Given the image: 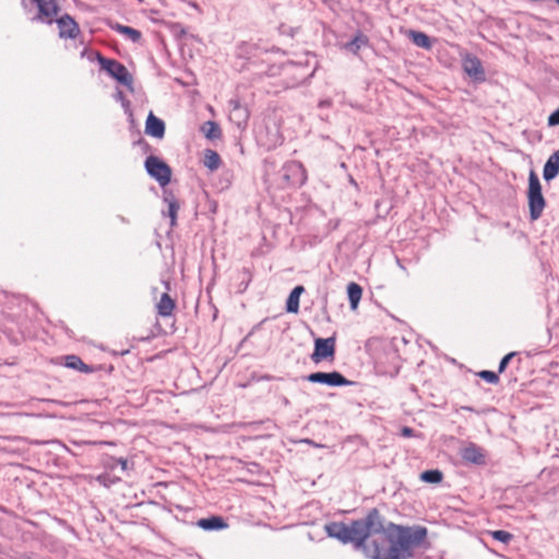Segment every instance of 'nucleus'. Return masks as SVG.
I'll return each instance as SVG.
<instances>
[{
    "label": "nucleus",
    "mask_w": 559,
    "mask_h": 559,
    "mask_svg": "<svg viewBox=\"0 0 559 559\" xmlns=\"http://www.w3.org/2000/svg\"><path fill=\"white\" fill-rule=\"evenodd\" d=\"M329 537L343 544H352L370 559H413L416 549L427 538L425 526H404L383 522L378 509H371L362 519L344 522H331L325 525Z\"/></svg>",
    "instance_id": "f257e3e1"
},
{
    "label": "nucleus",
    "mask_w": 559,
    "mask_h": 559,
    "mask_svg": "<svg viewBox=\"0 0 559 559\" xmlns=\"http://www.w3.org/2000/svg\"><path fill=\"white\" fill-rule=\"evenodd\" d=\"M255 139L258 144L267 151L282 144L281 121L274 112L264 116L262 122L255 129Z\"/></svg>",
    "instance_id": "f03ea898"
},
{
    "label": "nucleus",
    "mask_w": 559,
    "mask_h": 559,
    "mask_svg": "<svg viewBox=\"0 0 559 559\" xmlns=\"http://www.w3.org/2000/svg\"><path fill=\"white\" fill-rule=\"evenodd\" d=\"M527 202L530 219L535 222L542 217L546 207V200L542 192L539 178L534 170H531L528 176Z\"/></svg>",
    "instance_id": "7ed1b4c3"
},
{
    "label": "nucleus",
    "mask_w": 559,
    "mask_h": 559,
    "mask_svg": "<svg viewBox=\"0 0 559 559\" xmlns=\"http://www.w3.org/2000/svg\"><path fill=\"white\" fill-rule=\"evenodd\" d=\"M283 179L289 187H301L307 181V170L298 160H288L282 167Z\"/></svg>",
    "instance_id": "20e7f679"
},
{
    "label": "nucleus",
    "mask_w": 559,
    "mask_h": 559,
    "mask_svg": "<svg viewBox=\"0 0 559 559\" xmlns=\"http://www.w3.org/2000/svg\"><path fill=\"white\" fill-rule=\"evenodd\" d=\"M228 119L240 131L248 127L250 110L238 97L228 100Z\"/></svg>",
    "instance_id": "39448f33"
},
{
    "label": "nucleus",
    "mask_w": 559,
    "mask_h": 559,
    "mask_svg": "<svg viewBox=\"0 0 559 559\" xmlns=\"http://www.w3.org/2000/svg\"><path fill=\"white\" fill-rule=\"evenodd\" d=\"M145 168L151 177L158 181L162 187L167 186L171 180V168L156 156H148L145 160Z\"/></svg>",
    "instance_id": "423d86ee"
},
{
    "label": "nucleus",
    "mask_w": 559,
    "mask_h": 559,
    "mask_svg": "<svg viewBox=\"0 0 559 559\" xmlns=\"http://www.w3.org/2000/svg\"><path fill=\"white\" fill-rule=\"evenodd\" d=\"M102 69L106 70L112 78L123 85L132 84V76L128 69L117 60L98 57Z\"/></svg>",
    "instance_id": "0eeeda50"
},
{
    "label": "nucleus",
    "mask_w": 559,
    "mask_h": 559,
    "mask_svg": "<svg viewBox=\"0 0 559 559\" xmlns=\"http://www.w3.org/2000/svg\"><path fill=\"white\" fill-rule=\"evenodd\" d=\"M306 379L311 383H320L328 386H346L353 383L338 371L313 372L308 374Z\"/></svg>",
    "instance_id": "6e6552de"
},
{
    "label": "nucleus",
    "mask_w": 559,
    "mask_h": 559,
    "mask_svg": "<svg viewBox=\"0 0 559 559\" xmlns=\"http://www.w3.org/2000/svg\"><path fill=\"white\" fill-rule=\"evenodd\" d=\"M335 337L317 338L314 341V349L310 358L318 364L324 359H333L335 355Z\"/></svg>",
    "instance_id": "1a4fd4ad"
},
{
    "label": "nucleus",
    "mask_w": 559,
    "mask_h": 559,
    "mask_svg": "<svg viewBox=\"0 0 559 559\" xmlns=\"http://www.w3.org/2000/svg\"><path fill=\"white\" fill-rule=\"evenodd\" d=\"M462 67L464 72L472 78L474 81L483 82L485 81V71L481 64V61L478 57L466 53L462 58Z\"/></svg>",
    "instance_id": "9d476101"
},
{
    "label": "nucleus",
    "mask_w": 559,
    "mask_h": 559,
    "mask_svg": "<svg viewBox=\"0 0 559 559\" xmlns=\"http://www.w3.org/2000/svg\"><path fill=\"white\" fill-rule=\"evenodd\" d=\"M38 7L37 19L52 24L59 13V5L56 0H34Z\"/></svg>",
    "instance_id": "9b49d317"
},
{
    "label": "nucleus",
    "mask_w": 559,
    "mask_h": 559,
    "mask_svg": "<svg viewBox=\"0 0 559 559\" xmlns=\"http://www.w3.org/2000/svg\"><path fill=\"white\" fill-rule=\"evenodd\" d=\"M58 25L59 36L61 38H76L80 34L79 24L68 14L55 20Z\"/></svg>",
    "instance_id": "f8f14e48"
},
{
    "label": "nucleus",
    "mask_w": 559,
    "mask_h": 559,
    "mask_svg": "<svg viewBox=\"0 0 559 559\" xmlns=\"http://www.w3.org/2000/svg\"><path fill=\"white\" fill-rule=\"evenodd\" d=\"M461 457L465 463L475 465L486 464V452L475 443H469L461 451Z\"/></svg>",
    "instance_id": "ddd939ff"
},
{
    "label": "nucleus",
    "mask_w": 559,
    "mask_h": 559,
    "mask_svg": "<svg viewBox=\"0 0 559 559\" xmlns=\"http://www.w3.org/2000/svg\"><path fill=\"white\" fill-rule=\"evenodd\" d=\"M370 40L367 35H365L361 31H357L354 37L344 44L343 49L352 52L354 56H359L360 49L369 47Z\"/></svg>",
    "instance_id": "4468645a"
},
{
    "label": "nucleus",
    "mask_w": 559,
    "mask_h": 559,
    "mask_svg": "<svg viewBox=\"0 0 559 559\" xmlns=\"http://www.w3.org/2000/svg\"><path fill=\"white\" fill-rule=\"evenodd\" d=\"M145 133L156 139H162L165 133V123L153 112H150L145 122Z\"/></svg>",
    "instance_id": "2eb2a0df"
},
{
    "label": "nucleus",
    "mask_w": 559,
    "mask_h": 559,
    "mask_svg": "<svg viewBox=\"0 0 559 559\" xmlns=\"http://www.w3.org/2000/svg\"><path fill=\"white\" fill-rule=\"evenodd\" d=\"M559 175V148L547 159L543 169V177L546 181L555 179Z\"/></svg>",
    "instance_id": "dca6fc26"
},
{
    "label": "nucleus",
    "mask_w": 559,
    "mask_h": 559,
    "mask_svg": "<svg viewBox=\"0 0 559 559\" xmlns=\"http://www.w3.org/2000/svg\"><path fill=\"white\" fill-rule=\"evenodd\" d=\"M197 525L204 531H218L224 530L228 526L226 521L219 515H213L210 518L200 519Z\"/></svg>",
    "instance_id": "f3484780"
},
{
    "label": "nucleus",
    "mask_w": 559,
    "mask_h": 559,
    "mask_svg": "<svg viewBox=\"0 0 559 559\" xmlns=\"http://www.w3.org/2000/svg\"><path fill=\"white\" fill-rule=\"evenodd\" d=\"M201 132L207 140L214 141L222 138V129L215 121L209 120L201 126Z\"/></svg>",
    "instance_id": "a211bd4d"
},
{
    "label": "nucleus",
    "mask_w": 559,
    "mask_h": 559,
    "mask_svg": "<svg viewBox=\"0 0 559 559\" xmlns=\"http://www.w3.org/2000/svg\"><path fill=\"white\" fill-rule=\"evenodd\" d=\"M64 365L68 368L79 370L84 373H91L94 371V368L86 365L79 356L76 355H68L64 357Z\"/></svg>",
    "instance_id": "6ab92c4d"
},
{
    "label": "nucleus",
    "mask_w": 559,
    "mask_h": 559,
    "mask_svg": "<svg viewBox=\"0 0 559 559\" xmlns=\"http://www.w3.org/2000/svg\"><path fill=\"white\" fill-rule=\"evenodd\" d=\"M203 165L210 171H215L222 165V158H221L219 154L216 151L211 150V148H206L204 151Z\"/></svg>",
    "instance_id": "aec40b11"
},
{
    "label": "nucleus",
    "mask_w": 559,
    "mask_h": 559,
    "mask_svg": "<svg viewBox=\"0 0 559 559\" xmlns=\"http://www.w3.org/2000/svg\"><path fill=\"white\" fill-rule=\"evenodd\" d=\"M305 290L304 286H296L289 294L286 300V311L290 313H297L299 311V297Z\"/></svg>",
    "instance_id": "412c9836"
},
{
    "label": "nucleus",
    "mask_w": 559,
    "mask_h": 559,
    "mask_svg": "<svg viewBox=\"0 0 559 559\" xmlns=\"http://www.w3.org/2000/svg\"><path fill=\"white\" fill-rule=\"evenodd\" d=\"M408 38L417 46L424 49H431L432 43L429 36L419 31H409Z\"/></svg>",
    "instance_id": "4be33fe9"
},
{
    "label": "nucleus",
    "mask_w": 559,
    "mask_h": 559,
    "mask_svg": "<svg viewBox=\"0 0 559 559\" xmlns=\"http://www.w3.org/2000/svg\"><path fill=\"white\" fill-rule=\"evenodd\" d=\"M362 295V289L360 285L355 282H352L347 285V296L349 300V305L352 309H356Z\"/></svg>",
    "instance_id": "5701e85b"
},
{
    "label": "nucleus",
    "mask_w": 559,
    "mask_h": 559,
    "mask_svg": "<svg viewBox=\"0 0 559 559\" xmlns=\"http://www.w3.org/2000/svg\"><path fill=\"white\" fill-rule=\"evenodd\" d=\"M175 304L168 294H163L160 301L157 305L158 313L162 316H170Z\"/></svg>",
    "instance_id": "b1692460"
},
{
    "label": "nucleus",
    "mask_w": 559,
    "mask_h": 559,
    "mask_svg": "<svg viewBox=\"0 0 559 559\" xmlns=\"http://www.w3.org/2000/svg\"><path fill=\"white\" fill-rule=\"evenodd\" d=\"M115 29L117 32H119L120 34L124 35L126 37H128L130 40H132L133 43H138L142 35H141V32L135 29V28H132L130 26H126V25H120L118 24Z\"/></svg>",
    "instance_id": "393cba45"
},
{
    "label": "nucleus",
    "mask_w": 559,
    "mask_h": 559,
    "mask_svg": "<svg viewBox=\"0 0 559 559\" xmlns=\"http://www.w3.org/2000/svg\"><path fill=\"white\" fill-rule=\"evenodd\" d=\"M443 478V474L439 469H428L420 474V479L430 484H439Z\"/></svg>",
    "instance_id": "a878e982"
},
{
    "label": "nucleus",
    "mask_w": 559,
    "mask_h": 559,
    "mask_svg": "<svg viewBox=\"0 0 559 559\" xmlns=\"http://www.w3.org/2000/svg\"><path fill=\"white\" fill-rule=\"evenodd\" d=\"M477 376L479 378H481L483 380H485L486 382L491 383V384H498L500 381L498 373H496L495 371H490V370L479 371L477 373Z\"/></svg>",
    "instance_id": "bb28decb"
},
{
    "label": "nucleus",
    "mask_w": 559,
    "mask_h": 559,
    "mask_svg": "<svg viewBox=\"0 0 559 559\" xmlns=\"http://www.w3.org/2000/svg\"><path fill=\"white\" fill-rule=\"evenodd\" d=\"M491 536L496 540L501 542L503 544L510 543L511 539L513 538V535L511 533L503 531V530H498V531L491 532Z\"/></svg>",
    "instance_id": "cd10ccee"
},
{
    "label": "nucleus",
    "mask_w": 559,
    "mask_h": 559,
    "mask_svg": "<svg viewBox=\"0 0 559 559\" xmlns=\"http://www.w3.org/2000/svg\"><path fill=\"white\" fill-rule=\"evenodd\" d=\"M515 355H516V353H515V352H511V353L507 354V355H506V356L500 360V364H499V367H498V372H499V373H502V372L506 370V368H507V366H508L509 361H510V360H511Z\"/></svg>",
    "instance_id": "c85d7f7f"
},
{
    "label": "nucleus",
    "mask_w": 559,
    "mask_h": 559,
    "mask_svg": "<svg viewBox=\"0 0 559 559\" xmlns=\"http://www.w3.org/2000/svg\"><path fill=\"white\" fill-rule=\"evenodd\" d=\"M548 126H559V108L551 112L550 116L548 117Z\"/></svg>",
    "instance_id": "c756f323"
},
{
    "label": "nucleus",
    "mask_w": 559,
    "mask_h": 559,
    "mask_svg": "<svg viewBox=\"0 0 559 559\" xmlns=\"http://www.w3.org/2000/svg\"><path fill=\"white\" fill-rule=\"evenodd\" d=\"M168 202V216L170 218V224H175V202L173 200L165 199Z\"/></svg>",
    "instance_id": "7c9ffc66"
},
{
    "label": "nucleus",
    "mask_w": 559,
    "mask_h": 559,
    "mask_svg": "<svg viewBox=\"0 0 559 559\" xmlns=\"http://www.w3.org/2000/svg\"><path fill=\"white\" fill-rule=\"evenodd\" d=\"M401 436L405 438H411L414 436V430L409 427H403L401 430Z\"/></svg>",
    "instance_id": "2f4dec72"
},
{
    "label": "nucleus",
    "mask_w": 559,
    "mask_h": 559,
    "mask_svg": "<svg viewBox=\"0 0 559 559\" xmlns=\"http://www.w3.org/2000/svg\"><path fill=\"white\" fill-rule=\"evenodd\" d=\"M180 51H181L182 58L186 59V49H185V45L183 44H181Z\"/></svg>",
    "instance_id": "473e14b6"
},
{
    "label": "nucleus",
    "mask_w": 559,
    "mask_h": 559,
    "mask_svg": "<svg viewBox=\"0 0 559 559\" xmlns=\"http://www.w3.org/2000/svg\"><path fill=\"white\" fill-rule=\"evenodd\" d=\"M119 462L121 463L122 471H126V468H127V461L126 460H120Z\"/></svg>",
    "instance_id": "72a5a7b5"
},
{
    "label": "nucleus",
    "mask_w": 559,
    "mask_h": 559,
    "mask_svg": "<svg viewBox=\"0 0 559 559\" xmlns=\"http://www.w3.org/2000/svg\"><path fill=\"white\" fill-rule=\"evenodd\" d=\"M98 479L106 485L107 475H102L98 477Z\"/></svg>",
    "instance_id": "f704fd0d"
},
{
    "label": "nucleus",
    "mask_w": 559,
    "mask_h": 559,
    "mask_svg": "<svg viewBox=\"0 0 559 559\" xmlns=\"http://www.w3.org/2000/svg\"><path fill=\"white\" fill-rule=\"evenodd\" d=\"M243 273H246V274L248 275L249 280L251 278V273H250V271H249V270L243 269Z\"/></svg>",
    "instance_id": "c9c22d12"
},
{
    "label": "nucleus",
    "mask_w": 559,
    "mask_h": 559,
    "mask_svg": "<svg viewBox=\"0 0 559 559\" xmlns=\"http://www.w3.org/2000/svg\"><path fill=\"white\" fill-rule=\"evenodd\" d=\"M211 209H213V212H216V205H211Z\"/></svg>",
    "instance_id": "e433bc0d"
},
{
    "label": "nucleus",
    "mask_w": 559,
    "mask_h": 559,
    "mask_svg": "<svg viewBox=\"0 0 559 559\" xmlns=\"http://www.w3.org/2000/svg\"><path fill=\"white\" fill-rule=\"evenodd\" d=\"M211 209H213V212H216V205H211Z\"/></svg>",
    "instance_id": "4c0bfd02"
},
{
    "label": "nucleus",
    "mask_w": 559,
    "mask_h": 559,
    "mask_svg": "<svg viewBox=\"0 0 559 559\" xmlns=\"http://www.w3.org/2000/svg\"><path fill=\"white\" fill-rule=\"evenodd\" d=\"M557 3H559V0H555Z\"/></svg>",
    "instance_id": "58836bf2"
}]
</instances>
